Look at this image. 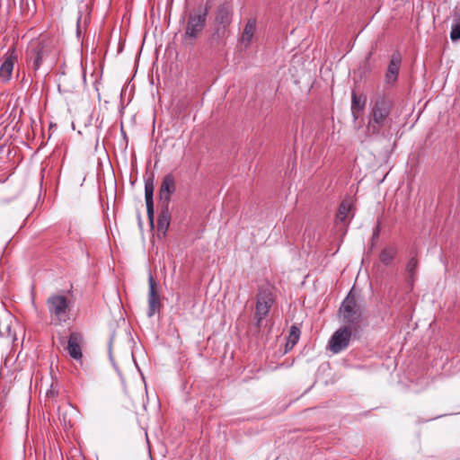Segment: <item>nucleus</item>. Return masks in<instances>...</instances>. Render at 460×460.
<instances>
[{
	"label": "nucleus",
	"mask_w": 460,
	"mask_h": 460,
	"mask_svg": "<svg viewBox=\"0 0 460 460\" xmlns=\"http://www.w3.org/2000/svg\"><path fill=\"white\" fill-rule=\"evenodd\" d=\"M24 5L28 6L29 5V2L28 0H21V9H22V13H24Z\"/></svg>",
	"instance_id": "obj_26"
},
{
	"label": "nucleus",
	"mask_w": 460,
	"mask_h": 460,
	"mask_svg": "<svg viewBox=\"0 0 460 460\" xmlns=\"http://www.w3.org/2000/svg\"><path fill=\"white\" fill-rule=\"evenodd\" d=\"M171 222V212L169 206L162 205L161 211L159 213L157 220V230L162 232L163 235L165 236L166 232L169 228Z\"/></svg>",
	"instance_id": "obj_15"
},
{
	"label": "nucleus",
	"mask_w": 460,
	"mask_h": 460,
	"mask_svg": "<svg viewBox=\"0 0 460 460\" xmlns=\"http://www.w3.org/2000/svg\"><path fill=\"white\" fill-rule=\"evenodd\" d=\"M58 394V392H56L54 389H49L47 391V396L48 397H55Z\"/></svg>",
	"instance_id": "obj_25"
},
{
	"label": "nucleus",
	"mask_w": 460,
	"mask_h": 460,
	"mask_svg": "<svg viewBox=\"0 0 460 460\" xmlns=\"http://www.w3.org/2000/svg\"><path fill=\"white\" fill-rule=\"evenodd\" d=\"M256 30V20L254 18H251L245 24L243 31L241 36V43L245 45L246 47L251 43L254 32Z\"/></svg>",
	"instance_id": "obj_17"
},
{
	"label": "nucleus",
	"mask_w": 460,
	"mask_h": 460,
	"mask_svg": "<svg viewBox=\"0 0 460 460\" xmlns=\"http://www.w3.org/2000/svg\"><path fill=\"white\" fill-rule=\"evenodd\" d=\"M59 419L63 421L65 427H72L73 420L72 415L76 412V410L71 405L67 404L66 407H59Z\"/></svg>",
	"instance_id": "obj_21"
},
{
	"label": "nucleus",
	"mask_w": 460,
	"mask_h": 460,
	"mask_svg": "<svg viewBox=\"0 0 460 460\" xmlns=\"http://www.w3.org/2000/svg\"><path fill=\"white\" fill-rule=\"evenodd\" d=\"M211 4L207 2L197 8L192 9L187 14V24L183 34L185 46H192L196 40L202 34Z\"/></svg>",
	"instance_id": "obj_1"
},
{
	"label": "nucleus",
	"mask_w": 460,
	"mask_h": 460,
	"mask_svg": "<svg viewBox=\"0 0 460 460\" xmlns=\"http://www.w3.org/2000/svg\"><path fill=\"white\" fill-rule=\"evenodd\" d=\"M418 263H419V261H418L416 255H411V257L410 258V260L408 261V262L406 264V273H407L406 282L409 285H411V287L413 286V283L416 279V270H417Z\"/></svg>",
	"instance_id": "obj_19"
},
{
	"label": "nucleus",
	"mask_w": 460,
	"mask_h": 460,
	"mask_svg": "<svg viewBox=\"0 0 460 460\" xmlns=\"http://www.w3.org/2000/svg\"><path fill=\"white\" fill-rule=\"evenodd\" d=\"M367 97L363 94L358 95L355 92L351 94V114L354 120L358 119V112L362 111L366 106Z\"/></svg>",
	"instance_id": "obj_16"
},
{
	"label": "nucleus",
	"mask_w": 460,
	"mask_h": 460,
	"mask_svg": "<svg viewBox=\"0 0 460 460\" xmlns=\"http://www.w3.org/2000/svg\"><path fill=\"white\" fill-rule=\"evenodd\" d=\"M379 233H380V223L378 222L376 226L375 227V229L373 231L372 238L373 239L378 238Z\"/></svg>",
	"instance_id": "obj_24"
},
{
	"label": "nucleus",
	"mask_w": 460,
	"mask_h": 460,
	"mask_svg": "<svg viewBox=\"0 0 460 460\" xmlns=\"http://www.w3.org/2000/svg\"><path fill=\"white\" fill-rule=\"evenodd\" d=\"M397 254L395 246H387L382 249L379 254V261L385 266L390 265Z\"/></svg>",
	"instance_id": "obj_22"
},
{
	"label": "nucleus",
	"mask_w": 460,
	"mask_h": 460,
	"mask_svg": "<svg viewBox=\"0 0 460 460\" xmlns=\"http://www.w3.org/2000/svg\"><path fill=\"white\" fill-rule=\"evenodd\" d=\"M363 309L358 303L356 296L350 291L345 297L340 307V314L344 323L356 330L362 319Z\"/></svg>",
	"instance_id": "obj_5"
},
{
	"label": "nucleus",
	"mask_w": 460,
	"mask_h": 460,
	"mask_svg": "<svg viewBox=\"0 0 460 460\" xmlns=\"http://www.w3.org/2000/svg\"><path fill=\"white\" fill-rule=\"evenodd\" d=\"M450 39L452 41H457L460 40V4L456 6L454 9Z\"/></svg>",
	"instance_id": "obj_18"
},
{
	"label": "nucleus",
	"mask_w": 460,
	"mask_h": 460,
	"mask_svg": "<svg viewBox=\"0 0 460 460\" xmlns=\"http://www.w3.org/2000/svg\"><path fill=\"white\" fill-rule=\"evenodd\" d=\"M351 202L349 199L341 201L335 217L336 226H341V227H343L348 225L347 218L351 209Z\"/></svg>",
	"instance_id": "obj_14"
},
{
	"label": "nucleus",
	"mask_w": 460,
	"mask_h": 460,
	"mask_svg": "<svg viewBox=\"0 0 460 460\" xmlns=\"http://www.w3.org/2000/svg\"><path fill=\"white\" fill-rule=\"evenodd\" d=\"M232 18L233 8L229 4L224 3L217 6L215 13V37L223 39L227 36Z\"/></svg>",
	"instance_id": "obj_7"
},
{
	"label": "nucleus",
	"mask_w": 460,
	"mask_h": 460,
	"mask_svg": "<svg viewBox=\"0 0 460 460\" xmlns=\"http://www.w3.org/2000/svg\"><path fill=\"white\" fill-rule=\"evenodd\" d=\"M148 285H149V291H148L147 315H148V317H152L156 312L159 311L160 306H161V300H160L158 292L156 290V283L152 275H150L148 278Z\"/></svg>",
	"instance_id": "obj_10"
},
{
	"label": "nucleus",
	"mask_w": 460,
	"mask_h": 460,
	"mask_svg": "<svg viewBox=\"0 0 460 460\" xmlns=\"http://www.w3.org/2000/svg\"><path fill=\"white\" fill-rule=\"evenodd\" d=\"M154 181L153 178H148L145 181V199H146V214L148 220L150 222V225H154Z\"/></svg>",
	"instance_id": "obj_12"
},
{
	"label": "nucleus",
	"mask_w": 460,
	"mask_h": 460,
	"mask_svg": "<svg viewBox=\"0 0 460 460\" xmlns=\"http://www.w3.org/2000/svg\"><path fill=\"white\" fill-rule=\"evenodd\" d=\"M276 299V288L273 285L265 283L259 286L254 312L255 324L258 328L262 326L263 320L268 316Z\"/></svg>",
	"instance_id": "obj_3"
},
{
	"label": "nucleus",
	"mask_w": 460,
	"mask_h": 460,
	"mask_svg": "<svg viewBox=\"0 0 460 460\" xmlns=\"http://www.w3.org/2000/svg\"><path fill=\"white\" fill-rule=\"evenodd\" d=\"M393 108L392 100L385 95H378L373 102L370 119L367 125V130L370 135H378L381 129L389 120Z\"/></svg>",
	"instance_id": "obj_2"
},
{
	"label": "nucleus",
	"mask_w": 460,
	"mask_h": 460,
	"mask_svg": "<svg viewBox=\"0 0 460 460\" xmlns=\"http://www.w3.org/2000/svg\"><path fill=\"white\" fill-rule=\"evenodd\" d=\"M351 329L349 326H344L337 330L329 341V349L334 354L340 353L345 349L349 343L351 337Z\"/></svg>",
	"instance_id": "obj_8"
},
{
	"label": "nucleus",
	"mask_w": 460,
	"mask_h": 460,
	"mask_svg": "<svg viewBox=\"0 0 460 460\" xmlns=\"http://www.w3.org/2000/svg\"><path fill=\"white\" fill-rule=\"evenodd\" d=\"M13 58L12 56L6 58L0 66V80L3 82L9 81L13 69Z\"/></svg>",
	"instance_id": "obj_20"
},
{
	"label": "nucleus",
	"mask_w": 460,
	"mask_h": 460,
	"mask_svg": "<svg viewBox=\"0 0 460 460\" xmlns=\"http://www.w3.org/2000/svg\"><path fill=\"white\" fill-rule=\"evenodd\" d=\"M300 337V329L295 325L291 326L288 340V345L291 344L293 347L299 340Z\"/></svg>",
	"instance_id": "obj_23"
},
{
	"label": "nucleus",
	"mask_w": 460,
	"mask_h": 460,
	"mask_svg": "<svg viewBox=\"0 0 460 460\" xmlns=\"http://www.w3.org/2000/svg\"><path fill=\"white\" fill-rule=\"evenodd\" d=\"M401 65V56L399 53L392 55V58L388 65V68L385 74V83L393 84L397 81L399 69Z\"/></svg>",
	"instance_id": "obj_13"
},
{
	"label": "nucleus",
	"mask_w": 460,
	"mask_h": 460,
	"mask_svg": "<svg viewBox=\"0 0 460 460\" xmlns=\"http://www.w3.org/2000/svg\"><path fill=\"white\" fill-rule=\"evenodd\" d=\"M47 306L54 324H61L68 320V304L65 296H50L47 300Z\"/></svg>",
	"instance_id": "obj_6"
},
{
	"label": "nucleus",
	"mask_w": 460,
	"mask_h": 460,
	"mask_svg": "<svg viewBox=\"0 0 460 460\" xmlns=\"http://www.w3.org/2000/svg\"><path fill=\"white\" fill-rule=\"evenodd\" d=\"M51 45L45 40L34 39L30 41L26 50L28 66L33 71L40 69L41 65L50 56Z\"/></svg>",
	"instance_id": "obj_4"
},
{
	"label": "nucleus",
	"mask_w": 460,
	"mask_h": 460,
	"mask_svg": "<svg viewBox=\"0 0 460 460\" xmlns=\"http://www.w3.org/2000/svg\"><path fill=\"white\" fill-rule=\"evenodd\" d=\"M82 341H83V337L80 333L72 332L69 334L66 349H67L70 357L75 360H79L82 358V356H83L82 349H81Z\"/></svg>",
	"instance_id": "obj_11"
},
{
	"label": "nucleus",
	"mask_w": 460,
	"mask_h": 460,
	"mask_svg": "<svg viewBox=\"0 0 460 460\" xmlns=\"http://www.w3.org/2000/svg\"><path fill=\"white\" fill-rule=\"evenodd\" d=\"M176 190L175 180L172 174H166L162 181L159 190V199L162 205L169 206L171 195Z\"/></svg>",
	"instance_id": "obj_9"
}]
</instances>
